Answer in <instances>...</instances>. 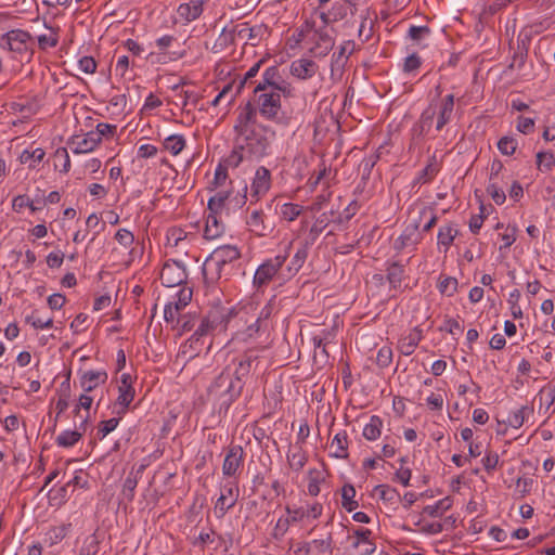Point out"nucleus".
Instances as JSON below:
<instances>
[{"label":"nucleus","instance_id":"nucleus-56","mask_svg":"<svg viewBox=\"0 0 555 555\" xmlns=\"http://www.w3.org/2000/svg\"><path fill=\"white\" fill-rule=\"evenodd\" d=\"M423 218H427L426 223L423 225V232H429L436 225L438 218L429 208H423L415 220L421 222Z\"/></svg>","mask_w":555,"mask_h":555},{"label":"nucleus","instance_id":"nucleus-60","mask_svg":"<svg viewBox=\"0 0 555 555\" xmlns=\"http://www.w3.org/2000/svg\"><path fill=\"white\" fill-rule=\"evenodd\" d=\"M430 34V29L427 26H414L412 25L408 30V36L413 41H420L425 36Z\"/></svg>","mask_w":555,"mask_h":555},{"label":"nucleus","instance_id":"nucleus-10","mask_svg":"<svg viewBox=\"0 0 555 555\" xmlns=\"http://www.w3.org/2000/svg\"><path fill=\"white\" fill-rule=\"evenodd\" d=\"M266 31L267 28L262 25L251 27L247 23H242L235 25L231 29L229 37L232 41L238 39L244 41V43H249L250 46L255 47L258 44Z\"/></svg>","mask_w":555,"mask_h":555},{"label":"nucleus","instance_id":"nucleus-30","mask_svg":"<svg viewBox=\"0 0 555 555\" xmlns=\"http://www.w3.org/2000/svg\"><path fill=\"white\" fill-rule=\"evenodd\" d=\"M421 340V332L413 331L399 341V350L403 356H411Z\"/></svg>","mask_w":555,"mask_h":555},{"label":"nucleus","instance_id":"nucleus-17","mask_svg":"<svg viewBox=\"0 0 555 555\" xmlns=\"http://www.w3.org/2000/svg\"><path fill=\"white\" fill-rule=\"evenodd\" d=\"M318 69V64L309 59L295 60L291 64V74L301 80L312 78Z\"/></svg>","mask_w":555,"mask_h":555},{"label":"nucleus","instance_id":"nucleus-8","mask_svg":"<svg viewBox=\"0 0 555 555\" xmlns=\"http://www.w3.org/2000/svg\"><path fill=\"white\" fill-rule=\"evenodd\" d=\"M244 464V450L240 444L229 446L222 464L224 477L235 478L241 474Z\"/></svg>","mask_w":555,"mask_h":555},{"label":"nucleus","instance_id":"nucleus-11","mask_svg":"<svg viewBox=\"0 0 555 555\" xmlns=\"http://www.w3.org/2000/svg\"><path fill=\"white\" fill-rule=\"evenodd\" d=\"M256 107L247 102L240 111L234 125L235 135L242 134L250 129H255L260 125L256 121Z\"/></svg>","mask_w":555,"mask_h":555},{"label":"nucleus","instance_id":"nucleus-28","mask_svg":"<svg viewBox=\"0 0 555 555\" xmlns=\"http://www.w3.org/2000/svg\"><path fill=\"white\" fill-rule=\"evenodd\" d=\"M311 244L308 241H305L301 246L295 253L291 263L287 267L289 273H297L304 266L308 257V248Z\"/></svg>","mask_w":555,"mask_h":555},{"label":"nucleus","instance_id":"nucleus-54","mask_svg":"<svg viewBox=\"0 0 555 555\" xmlns=\"http://www.w3.org/2000/svg\"><path fill=\"white\" fill-rule=\"evenodd\" d=\"M260 318H257L254 323L249 324L245 331L237 332L235 338L237 340L247 341L249 338L255 337L260 328Z\"/></svg>","mask_w":555,"mask_h":555},{"label":"nucleus","instance_id":"nucleus-53","mask_svg":"<svg viewBox=\"0 0 555 555\" xmlns=\"http://www.w3.org/2000/svg\"><path fill=\"white\" fill-rule=\"evenodd\" d=\"M377 160H378V155H370L361 160V163L359 165V170L362 173L363 180L369 179V177L372 172V169L376 165Z\"/></svg>","mask_w":555,"mask_h":555},{"label":"nucleus","instance_id":"nucleus-3","mask_svg":"<svg viewBox=\"0 0 555 555\" xmlns=\"http://www.w3.org/2000/svg\"><path fill=\"white\" fill-rule=\"evenodd\" d=\"M244 383L235 382L229 367H225L209 387L210 393L222 398V406L228 409L242 393Z\"/></svg>","mask_w":555,"mask_h":555},{"label":"nucleus","instance_id":"nucleus-14","mask_svg":"<svg viewBox=\"0 0 555 555\" xmlns=\"http://www.w3.org/2000/svg\"><path fill=\"white\" fill-rule=\"evenodd\" d=\"M185 279V270L178 262L166 263L162 269L160 280L168 287L180 285Z\"/></svg>","mask_w":555,"mask_h":555},{"label":"nucleus","instance_id":"nucleus-51","mask_svg":"<svg viewBox=\"0 0 555 555\" xmlns=\"http://www.w3.org/2000/svg\"><path fill=\"white\" fill-rule=\"evenodd\" d=\"M487 193L496 205L504 204L506 199L505 192L501 186H499L496 181H490L489 185L487 186Z\"/></svg>","mask_w":555,"mask_h":555},{"label":"nucleus","instance_id":"nucleus-61","mask_svg":"<svg viewBox=\"0 0 555 555\" xmlns=\"http://www.w3.org/2000/svg\"><path fill=\"white\" fill-rule=\"evenodd\" d=\"M285 512L287 514L286 517L291 524L301 521L304 518H306L304 507H291L289 505H286Z\"/></svg>","mask_w":555,"mask_h":555},{"label":"nucleus","instance_id":"nucleus-50","mask_svg":"<svg viewBox=\"0 0 555 555\" xmlns=\"http://www.w3.org/2000/svg\"><path fill=\"white\" fill-rule=\"evenodd\" d=\"M176 297H177V299L173 301H170L169 304H173V306L176 308H178L180 311H182L192 300V289L182 287L179 289Z\"/></svg>","mask_w":555,"mask_h":555},{"label":"nucleus","instance_id":"nucleus-22","mask_svg":"<svg viewBox=\"0 0 555 555\" xmlns=\"http://www.w3.org/2000/svg\"><path fill=\"white\" fill-rule=\"evenodd\" d=\"M257 358L258 357L249 350L237 361L236 367L234 372H232L235 382L244 383V379L250 373L253 362L257 360Z\"/></svg>","mask_w":555,"mask_h":555},{"label":"nucleus","instance_id":"nucleus-34","mask_svg":"<svg viewBox=\"0 0 555 555\" xmlns=\"http://www.w3.org/2000/svg\"><path fill=\"white\" fill-rule=\"evenodd\" d=\"M356 496V489L352 485L346 483L341 488V506L347 512H352L356 508H358L359 503L354 500Z\"/></svg>","mask_w":555,"mask_h":555},{"label":"nucleus","instance_id":"nucleus-12","mask_svg":"<svg viewBox=\"0 0 555 555\" xmlns=\"http://www.w3.org/2000/svg\"><path fill=\"white\" fill-rule=\"evenodd\" d=\"M421 240L420 221L412 220L406 224L402 234L395 241V248L400 251L405 247L417 245Z\"/></svg>","mask_w":555,"mask_h":555},{"label":"nucleus","instance_id":"nucleus-44","mask_svg":"<svg viewBox=\"0 0 555 555\" xmlns=\"http://www.w3.org/2000/svg\"><path fill=\"white\" fill-rule=\"evenodd\" d=\"M214 327L212 325H210V323L207 322V319L204 317L202 320H201V323L199 325L197 326V328L195 330L193 336L189 339L190 341V347L191 348H195L194 345H197L199 339L208 334H210L211 332H214Z\"/></svg>","mask_w":555,"mask_h":555},{"label":"nucleus","instance_id":"nucleus-39","mask_svg":"<svg viewBox=\"0 0 555 555\" xmlns=\"http://www.w3.org/2000/svg\"><path fill=\"white\" fill-rule=\"evenodd\" d=\"M44 155L46 152L41 147H37L33 152L25 150L20 156V162L22 164H29L30 168H35L37 164L42 162Z\"/></svg>","mask_w":555,"mask_h":555},{"label":"nucleus","instance_id":"nucleus-45","mask_svg":"<svg viewBox=\"0 0 555 555\" xmlns=\"http://www.w3.org/2000/svg\"><path fill=\"white\" fill-rule=\"evenodd\" d=\"M69 528L70 524L52 527L46 534L47 540L51 545L57 544L67 535Z\"/></svg>","mask_w":555,"mask_h":555},{"label":"nucleus","instance_id":"nucleus-23","mask_svg":"<svg viewBox=\"0 0 555 555\" xmlns=\"http://www.w3.org/2000/svg\"><path fill=\"white\" fill-rule=\"evenodd\" d=\"M145 467L146 466L144 464H141L137 468L135 472H130L129 475L127 476V478L125 479L124 485H122L121 494H122L124 499H126L127 501L131 502L133 500L134 490L138 486L139 479L141 478Z\"/></svg>","mask_w":555,"mask_h":555},{"label":"nucleus","instance_id":"nucleus-47","mask_svg":"<svg viewBox=\"0 0 555 555\" xmlns=\"http://www.w3.org/2000/svg\"><path fill=\"white\" fill-rule=\"evenodd\" d=\"M457 231L452 225L441 227L438 231V244L449 247L456 235Z\"/></svg>","mask_w":555,"mask_h":555},{"label":"nucleus","instance_id":"nucleus-20","mask_svg":"<svg viewBox=\"0 0 555 555\" xmlns=\"http://www.w3.org/2000/svg\"><path fill=\"white\" fill-rule=\"evenodd\" d=\"M281 75L279 68L276 66L268 67L262 74V81L259 82L255 89L254 93L258 94L259 91H275L278 82L281 80Z\"/></svg>","mask_w":555,"mask_h":555},{"label":"nucleus","instance_id":"nucleus-52","mask_svg":"<svg viewBox=\"0 0 555 555\" xmlns=\"http://www.w3.org/2000/svg\"><path fill=\"white\" fill-rule=\"evenodd\" d=\"M517 141L512 137H503L498 142V149L503 155H513L517 149Z\"/></svg>","mask_w":555,"mask_h":555},{"label":"nucleus","instance_id":"nucleus-42","mask_svg":"<svg viewBox=\"0 0 555 555\" xmlns=\"http://www.w3.org/2000/svg\"><path fill=\"white\" fill-rule=\"evenodd\" d=\"M118 391L119 395L116 400V404L121 406V411L119 413H125L134 398V389L132 386H119Z\"/></svg>","mask_w":555,"mask_h":555},{"label":"nucleus","instance_id":"nucleus-24","mask_svg":"<svg viewBox=\"0 0 555 555\" xmlns=\"http://www.w3.org/2000/svg\"><path fill=\"white\" fill-rule=\"evenodd\" d=\"M223 232L224 224L220 220V215L208 212L206 217V225L204 229V237L207 240H215L221 236Z\"/></svg>","mask_w":555,"mask_h":555},{"label":"nucleus","instance_id":"nucleus-5","mask_svg":"<svg viewBox=\"0 0 555 555\" xmlns=\"http://www.w3.org/2000/svg\"><path fill=\"white\" fill-rule=\"evenodd\" d=\"M260 115L272 121L282 120L281 99L278 91H259L255 94Z\"/></svg>","mask_w":555,"mask_h":555},{"label":"nucleus","instance_id":"nucleus-43","mask_svg":"<svg viewBox=\"0 0 555 555\" xmlns=\"http://www.w3.org/2000/svg\"><path fill=\"white\" fill-rule=\"evenodd\" d=\"M404 269L399 262L391 263L387 269V279L393 288L400 286Z\"/></svg>","mask_w":555,"mask_h":555},{"label":"nucleus","instance_id":"nucleus-49","mask_svg":"<svg viewBox=\"0 0 555 555\" xmlns=\"http://www.w3.org/2000/svg\"><path fill=\"white\" fill-rule=\"evenodd\" d=\"M302 211V206L294 203H286L281 207V216L287 221H294Z\"/></svg>","mask_w":555,"mask_h":555},{"label":"nucleus","instance_id":"nucleus-2","mask_svg":"<svg viewBox=\"0 0 555 555\" xmlns=\"http://www.w3.org/2000/svg\"><path fill=\"white\" fill-rule=\"evenodd\" d=\"M274 134L273 130L261 125L235 135V143L241 145V150H245L248 157L260 159L268 155Z\"/></svg>","mask_w":555,"mask_h":555},{"label":"nucleus","instance_id":"nucleus-21","mask_svg":"<svg viewBox=\"0 0 555 555\" xmlns=\"http://www.w3.org/2000/svg\"><path fill=\"white\" fill-rule=\"evenodd\" d=\"M106 380L107 374L105 371H87L81 375L80 386L85 392H91Z\"/></svg>","mask_w":555,"mask_h":555},{"label":"nucleus","instance_id":"nucleus-32","mask_svg":"<svg viewBox=\"0 0 555 555\" xmlns=\"http://www.w3.org/2000/svg\"><path fill=\"white\" fill-rule=\"evenodd\" d=\"M453 500L451 496H446L434 505H427L423 508V513L430 517H441L444 512L452 507Z\"/></svg>","mask_w":555,"mask_h":555},{"label":"nucleus","instance_id":"nucleus-27","mask_svg":"<svg viewBox=\"0 0 555 555\" xmlns=\"http://www.w3.org/2000/svg\"><path fill=\"white\" fill-rule=\"evenodd\" d=\"M330 449L332 451V455L337 459H347L348 457V440L347 433L340 431L336 434L330 444Z\"/></svg>","mask_w":555,"mask_h":555},{"label":"nucleus","instance_id":"nucleus-55","mask_svg":"<svg viewBox=\"0 0 555 555\" xmlns=\"http://www.w3.org/2000/svg\"><path fill=\"white\" fill-rule=\"evenodd\" d=\"M291 525L292 524L289 522L287 517H283V516L280 517L272 530V533H271L272 538L274 540H281L288 531Z\"/></svg>","mask_w":555,"mask_h":555},{"label":"nucleus","instance_id":"nucleus-1","mask_svg":"<svg viewBox=\"0 0 555 555\" xmlns=\"http://www.w3.org/2000/svg\"><path fill=\"white\" fill-rule=\"evenodd\" d=\"M241 251L234 245H222L214 249L203 266L206 284L214 285L220 279L231 276L238 264Z\"/></svg>","mask_w":555,"mask_h":555},{"label":"nucleus","instance_id":"nucleus-35","mask_svg":"<svg viewBox=\"0 0 555 555\" xmlns=\"http://www.w3.org/2000/svg\"><path fill=\"white\" fill-rule=\"evenodd\" d=\"M383 421L377 415H372L370 422L363 428V437L367 440H376L380 436Z\"/></svg>","mask_w":555,"mask_h":555},{"label":"nucleus","instance_id":"nucleus-31","mask_svg":"<svg viewBox=\"0 0 555 555\" xmlns=\"http://www.w3.org/2000/svg\"><path fill=\"white\" fill-rule=\"evenodd\" d=\"M253 159L248 157V154L245 150H241V145L235 143V147L233 151L223 159V164L229 168H237L244 162Z\"/></svg>","mask_w":555,"mask_h":555},{"label":"nucleus","instance_id":"nucleus-29","mask_svg":"<svg viewBox=\"0 0 555 555\" xmlns=\"http://www.w3.org/2000/svg\"><path fill=\"white\" fill-rule=\"evenodd\" d=\"M331 221H336V219H330L327 212L321 214L310 228L309 235L306 241H308L312 245L319 237V235L326 229Z\"/></svg>","mask_w":555,"mask_h":555},{"label":"nucleus","instance_id":"nucleus-41","mask_svg":"<svg viewBox=\"0 0 555 555\" xmlns=\"http://www.w3.org/2000/svg\"><path fill=\"white\" fill-rule=\"evenodd\" d=\"M164 147L172 155H178L185 147V139L181 134H172L165 139Z\"/></svg>","mask_w":555,"mask_h":555},{"label":"nucleus","instance_id":"nucleus-4","mask_svg":"<svg viewBox=\"0 0 555 555\" xmlns=\"http://www.w3.org/2000/svg\"><path fill=\"white\" fill-rule=\"evenodd\" d=\"M12 52L17 53L21 60H30L34 53V40L29 33L22 29H13L7 33L1 40Z\"/></svg>","mask_w":555,"mask_h":555},{"label":"nucleus","instance_id":"nucleus-7","mask_svg":"<svg viewBox=\"0 0 555 555\" xmlns=\"http://www.w3.org/2000/svg\"><path fill=\"white\" fill-rule=\"evenodd\" d=\"M271 185L272 177L270 170L264 166H259L250 183V202L257 203L260 201L270 191Z\"/></svg>","mask_w":555,"mask_h":555},{"label":"nucleus","instance_id":"nucleus-19","mask_svg":"<svg viewBox=\"0 0 555 555\" xmlns=\"http://www.w3.org/2000/svg\"><path fill=\"white\" fill-rule=\"evenodd\" d=\"M203 4L204 0H191L190 2L181 3L177 9V14L184 22L195 21L203 13Z\"/></svg>","mask_w":555,"mask_h":555},{"label":"nucleus","instance_id":"nucleus-46","mask_svg":"<svg viewBox=\"0 0 555 555\" xmlns=\"http://www.w3.org/2000/svg\"><path fill=\"white\" fill-rule=\"evenodd\" d=\"M374 492L379 496L380 500L386 502H392L399 498V492L388 485L376 486L374 488Z\"/></svg>","mask_w":555,"mask_h":555},{"label":"nucleus","instance_id":"nucleus-16","mask_svg":"<svg viewBox=\"0 0 555 555\" xmlns=\"http://www.w3.org/2000/svg\"><path fill=\"white\" fill-rule=\"evenodd\" d=\"M356 49V43L352 40H347L344 42V44L339 48L338 52H335L332 56L331 62V72L332 75L336 73H341L345 68L349 55L353 53Z\"/></svg>","mask_w":555,"mask_h":555},{"label":"nucleus","instance_id":"nucleus-9","mask_svg":"<svg viewBox=\"0 0 555 555\" xmlns=\"http://www.w3.org/2000/svg\"><path fill=\"white\" fill-rule=\"evenodd\" d=\"M238 498V487L235 482L229 481L223 485L221 494L217 499L214 512L217 518H223L229 509L234 507Z\"/></svg>","mask_w":555,"mask_h":555},{"label":"nucleus","instance_id":"nucleus-40","mask_svg":"<svg viewBox=\"0 0 555 555\" xmlns=\"http://www.w3.org/2000/svg\"><path fill=\"white\" fill-rule=\"evenodd\" d=\"M438 171H439L438 163L436 160V157L433 156L429 159V163L426 165V167L423 170H421V172L418 173L416 181L418 183H427L436 177Z\"/></svg>","mask_w":555,"mask_h":555},{"label":"nucleus","instance_id":"nucleus-26","mask_svg":"<svg viewBox=\"0 0 555 555\" xmlns=\"http://www.w3.org/2000/svg\"><path fill=\"white\" fill-rule=\"evenodd\" d=\"M436 116V109L430 104L421 115L418 122L413 127V131L417 135H425L430 130L434 118Z\"/></svg>","mask_w":555,"mask_h":555},{"label":"nucleus","instance_id":"nucleus-57","mask_svg":"<svg viewBox=\"0 0 555 555\" xmlns=\"http://www.w3.org/2000/svg\"><path fill=\"white\" fill-rule=\"evenodd\" d=\"M438 288L441 294H446L448 296H452L457 288V280L455 278L447 276L440 280L438 284Z\"/></svg>","mask_w":555,"mask_h":555},{"label":"nucleus","instance_id":"nucleus-58","mask_svg":"<svg viewBox=\"0 0 555 555\" xmlns=\"http://www.w3.org/2000/svg\"><path fill=\"white\" fill-rule=\"evenodd\" d=\"M392 360V350L390 347H382L376 356V363L379 367H387Z\"/></svg>","mask_w":555,"mask_h":555},{"label":"nucleus","instance_id":"nucleus-64","mask_svg":"<svg viewBox=\"0 0 555 555\" xmlns=\"http://www.w3.org/2000/svg\"><path fill=\"white\" fill-rule=\"evenodd\" d=\"M119 418L112 417L106 421H102L99 425V434H101V437L107 436L109 433H112L118 425Z\"/></svg>","mask_w":555,"mask_h":555},{"label":"nucleus","instance_id":"nucleus-59","mask_svg":"<svg viewBox=\"0 0 555 555\" xmlns=\"http://www.w3.org/2000/svg\"><path fill=\"white\" fill-rule=\"evenodd\" d=\"M554 164L555 157L553 153L539 152L537 154V165L539 169H542V167H544L546 170H550Z\"/></svg>","mask_w":555,"mask_h":555},{"label":"nucleus","instance_id":"nucleus-18","mask_svg":"<svg viewBox=\"0 0 555 555\" xmlns=\"http://www.w3.org/2000/svg\"><path fill=\"white\" fill-rule=\"evenodd\" d=\"M454 111V95L448 94L441 99L437 114L436 130L441 131L451 121Z\"/></svg>","mask_w":555,"mask_h":555},{"label":"nucleus","instance_id":"nucleus-25","mask_svg":"<svg viewBox=\"0 0 555 555\" xmlns=\"http://www.w3.org/2000/svg\"><path fill=\"white\" fill-rule=\"evenodd\" d=\"M307 454L302 450V448L298 444L292 446L287 453V462L289 467L299 472L304 468V466L307 463Z\"/></svg>","mask_w":555,"mask_h":555},{"label":"nucleus","instance_id":"nucleus-13","mask_svg":"<svg viewBox=\"0 0 555 555\" xmlns=\"http://www.w3.org/2000/svg\"><path fill=\"white\" fill-rule=\"evenodd\" d=\"M246 224L249 231L257 236H266L273 231V225L268 222L261 209L253 210L246 219Z\"/></svg>","mask_w":555,"mask_h":555},{"label":"nucleus","instance_id":"nucleus-37","mask_svg":"<svg viewBox=\"0 0 555 555\" xmlns=\"http://www.w3.org/2000/svg\"><path fill=\"white\" fill-rule=\"evenodd\" d=\"M82 437V434L78 430H64L61 433L55 442L59 447L70 448L75 446Z\"/></svg>","mask_w":555,"mask_h":555},{"label":"nucleus","instance_id":"nucleus-48","mask_svg":"<svg viewBox=\"0 0 555 555\" xmlns=\"http://www.w3.org/2000/svg\"><path fill=\"white\" fill-rule=\"evenodd\" d=\"M196 324V317L191 314H183L177 319V324L172 327L179 330L180 334L190 332Z\"/></svg>","mask_w":555,"mask_h":555},{"label":"nucleus","instance_id":"nucleus-6","mask_svg":"<svg viewBox=\"0 0 555 555\" xmlns=\"http://www.w3.org/2000/svg\"><path fill=\"white\" fill-rule=\"evenodd\" d=\"M286 260L285 255H278L272 259L264 261L254 275V285L257 288L267 286L269 282L275 276L278 271L282 268Z\"/></svg>","mask_w":555,"mask_h":555},{"label":"nucleus","instance_id":"nucleus-36","mask_svg":"<svg viewBox=\"0 0 555 555\" xmlns=\"http://www.w3.org/2000/svg\"><path fill=\"white\" fill-rule=\"evenodd\" d=\"M533 413V409L528 405H522L520 409L511 413L507 424L513 428H520L526 418Z\"/></svg>","mask_w":555,"mask_h":555},{"label":"nucleus","instance_id":"nucleus-38","mask_svg":"<svg viewBox=\"0 0 555 555\" xmlns=\"http://www.w3.org/2000/svg\"><path fill=\"white\" fill-rule=\"evenodd\" d=\"M227 202H229V193L224 191L218 192L208 201V212L220 215Z\"/></svg>","mask_w":555,"mask_h":555},{"label":"nucleus","instance_id":"nucleus-33","mask_svg":"<svg viewBox=\"0 0 555 555\" xmlns=\"http://www.w3.org/2000/svg\"><path fill=\"white\" fill-rule=\"evenodd\" d=\"M100 143V137L94 135L93 132H89L83 139L76 143V147L73 150L74 154H85L92 152Z\"/></svg>","mask_w":555,"mask_h":555},{"label":"nucleus","instance_id":"nucleus-15","mask_svg":"<svg viewBox=\"0 0 555 555\" xmlns=\"http://www.w3.org/2000/svg\"><path fill=\"white\" fill-rule=\"evenodd\" d=\"M233 315H237L233 309H224V308H212L205 315L207 322L212 325L214 330L223 331L227 328Z\"/></svg>","mask_w":555,"mask_h":555},{"label":"nucleus","instance_id":"nucleus-62","mask_svg":"<svg viewBox=\"0 0 555 555\" xmlns=\"http://www.w3.org/2000/svg\"><path fill=\"white\" fill-rule=\"evenodd\" d=\"M353 533L357 537V541L352 543L354 548H359L362 543H371L370 537L372 535V531L370 529L358 528Z\"/></svg>","mask_w":555,"mask_h":555},{"label":"nucleus","instance_id":"nucleus-63","mask_svg":"<svg viewBox=\"0 0 555 555\" xmlns=\"http://www.w3.org/2000/svg\"><path fill=\"white\" fill-rule=\"evenodd\" d=\"M115 238L120 245L125 247L131 246L134 241L133 234L127 229H119L115 235Z\"/></svg>","mask_w":555,"mask_h":555}]
</instances>
